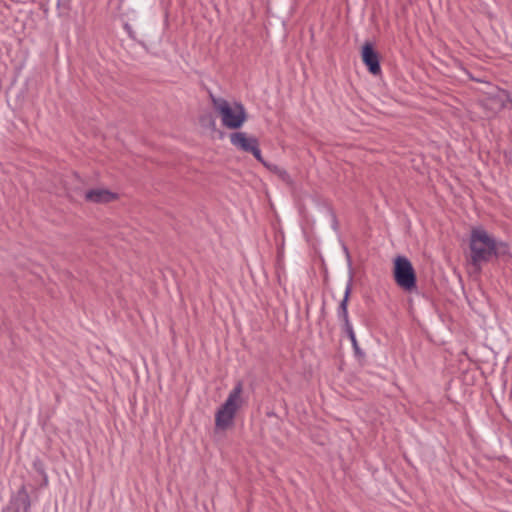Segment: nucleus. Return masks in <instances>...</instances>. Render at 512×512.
Returning a JSON list of instances; mask_svg holds the SVG:
<instances>
[{"instance_id": "39448f33", "label": "nucleus", "mask_w": 512, "mask_h": 512, "mask_svg": "<svg viewBox=\"0 0 512 512\" xmlns=\"http://www.w3.org/2000/svg\"><path fill=\"white\" fill-rule=\"evenodd\" d=\"M230 142L237 149L251 153L260 163L268 166V163L262 157L259 141L256 137L248 136L245 132H234L230 135Z\"/></svg>"}, {"instance_id": "20e7f679", "label": "nucleus", "mask_w": 512, "mask_h": 512, "mask_svg": "<svg viewBox=\"0 0 512 512\" xmlns=\"http://www.w3.org/2000/svg\"><path fill=\"white\" fill-rule=\"evenodd\" d=\"M393 276L396 284L403 290L411 292L416 288V273L406 257L397 256L394 259Z\"/></svg>"}, {"instance_id": "f03ea898", "label": "nucleus", "mask_w": 512, "mask_h": 512, "mask_svg": "<svg viewBox=\"0 0 512 512\" xmlns=\"http://www.w3.org/2000/svg\"><path fill=\"white\" fill-rule=\"evenodd\" d=\"M211 102L214 111L221 119L222 125L231 130L239 129L247 121V113L244 106L239 102L228 100L211 95Z\"/></svg>"}, {"instance_id": "7ed1b4c3", "label": "nucleus", "mask_w": 512, "mask_h": 512, "mask_svg": "<svg viewBox=\"0 0 512 512\" xmlns=\"http://www.w3.org/2000/svg\"><path fill=\"white\" fill-rule=\"evenodd\" d=\"M243 383L238 381L225 402L215 413V428L221 431L233 426L234 418L243 404Z\"/></svg>"}, {"instance_id": "423d86ee", "label": "nucleus", "mask_w": 512, "mask_h": 512, "mask_svg": "<svg viewBox=\"0 0 512 512\" xmlns=\"http://www.w3.org/2000/svg\"><path fill=\"white\" fill-rule=\"evenodd\" d=\"M510 101V95L506 90L499 87H490L488 91L484 92L480 103L490 112L497 113L505 108Z\"/></svg>"}, {"instance_id": "f257e3e1", "label": "nucleus", "mask_w": 512, "mask_h": 512, "mask_svg": "<svg viewBox=\"0 0 512 512\" xmlns=\"http://www.w3.org/2000/svg\"><path fill=\"white\" fill-rule=\"evenodd\" d=\"M469 247L471 264L479 271L483 262H488L492 256L504 254L507 245L498 243L484 228L471 229Z\"/></svg>"}, {"instance_id": "9d476101", "label": "nucleus", "mask_w": 512, "mask_h": 512, "mask_svg": "<svg viewBox=\"0 0 512 512\" xmlns=\"http://www.w3.org/2000/svg\"><path fill=\"white\" fill-rule=\"evenodd\" d=\"M266 168H268L270 171H272L273 173L277 174L278 177L283 180L284 182L288 183V184H291L292 181H291V178L289 176V174L283 170V169H280L278 166H275V165H270L268 163V166H265Z\"/></svg>"}, {"instance_id": "1a4fd4ad", "label": "nucleus", "mask_w": 512, "mask_h": 512, "mask_svg": "<svg viewBox=\"0 0 512 512\" xmlns=\"http://www.w3.org/2000/svg\"><path fill=\"white\" fill-rule=\"evenodd\" d=\"M347 302H348V292L346 293V296L345 298L343 299V301L341 302V309H342V315H343V319L345 321V324H346V328H347V333L349 335V338L351 339L352 343L354 346H356L357 344V341H356V337H355V334H354V331H353V328L352 326L350 325L349 323V319H348V312H347Z\"/></svg>"}, {"instance_id": "6e6552de", "label": "nucleus", "mask_w": 512, "mask_h": 512, "mask_svg": "<svg viewBox=\"0 0 512 512\" xmlns=\"http://www.w3.org/2000/svg\"><path fill=\"white\" fill-rule=\"evenodd\" d=\"M363 63L367 66L369 72L373 75H379L381 73V67L379 63V55L374 50L373 45L370 42H366L362 47L361 52Z\"/></svg>"}, {"instance_id": "0eeeda50", "label": "nucleus", "mask_w": 512, "mask_h": 512, "mask_svg": "<svg viewBox=\"0 0 512 512\" xmlns=\"http://www.w3.org/2000/svg\"><path fill=\"white\" fill-rule=\"evenodd\" d=\"M84 199L93 204H109L120 199V195L108 188L95 187L88 189L84 194Z\"/></svg>"}]
</instances>
